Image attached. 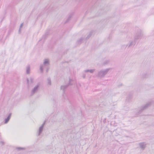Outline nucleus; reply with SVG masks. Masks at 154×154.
I'll return each mask as SVG.
<instances>
[{
  "mask_svg": "<svg viewBox=\"0 0 154 154\" xmlns=\"http://www.w3.org/2000/svg\"><path fill=\"white\" fill-rule=\"evenodd\" d=\"M45 63H47V62H46V61H45Z\"/></svg>",
  "mask_w": 154,
  "mask_h": 154,
  "instance_id": "2",
  "label": "nucleus"
},
{
  "mask_svg": "<svg viewBox=\"0 0 154 154\" xmlns=\"http://www.w3.org/2000/svg\"><path fill=\"white\" fill-rule=\"evenodd\" d=\"M8 120L7 121H6V122H5L6 123V122H8V121L9 120V118H8Z\"/></svg>",
  "mask_w": 154,
  "mask_h": 154,
  "instance_id": "1",
  "label": "nucleus"
}]
</instances>
